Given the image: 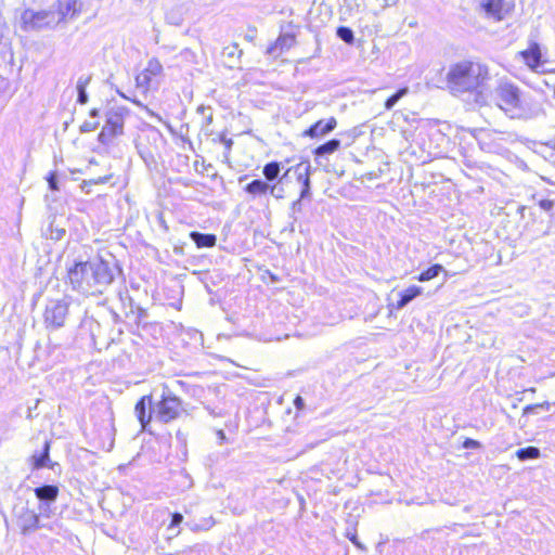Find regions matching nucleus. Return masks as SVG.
Here are the masks:
<instances>
[{
  "label": "nucleus",
  "mask_w": 555,
  "mask_h": 555,
  "mask_svg": "<svg viewBox=\"0 0 555 555\" xmlns=\"http://www.w3.org/2000/svg\"><path fill=\"white\" fill-rule=\"evenodd\" d=\"M183 521V516L180 513H173L171 515L170 524L167 530H175L179 527V525Z\"/></svg>",
  "instance_id": "34"
},
{
  "label": "nucleus",
  "mask_w": 555,
  "mask_h": 555,
  "mask_svg": "<svg viewBox=\"0 0 555 555\" xmlns=\"http://www.w3.org/2000/svg\"><path fill=\"white\" fill-rule=\"evenodd\" d=\"M493 96L498 107L511 118L532 119L544 115L542 102L522 94L520 88L508 79L498 81Z\"/></svg>",
  "instance_id": "3"
},
{
  "label": "nucleus",
  "mask_w": 555,
  "mask_h": 555,
  "mask_svg": "<svg viewBox=\"0 0 555 555\" xmlns=\"http://www.w3.org/2000/svg\"><path fill=\"white\" fill-rule=\"evenodd\" d=\"M340 144H341L340 140L332 139V140H330V141L319 145L314 150V154L318 157H322V156L332 154V153L336 152L340 147Z\"/></svg>",
  "instance_id": "21"
},
{
  "label": "nucleus",
  "mask_w": 555,
  "mask_h": 555,
  "mask_svg": "<svg viewBox=\"0 0 555 555\" xmlns=\"http://www.w3.org/2000/svg\"><path fill=\"white\" fill-rule=\"evenodd\" d=\"M538 205L542 210L551 212L555 206V202L552 199H541Z\"/></svg>",
  "instance_id": "36"
},
{
  "label": "nucleus",
  "mask_w": 555,
  "mask_h": 555,
  "mask_svg": "<svg viewBox=\"0 0 555 555\" xmlns=\"http://www.w3.org/2000/svg\"><path fill=\"white\" fill-rule=\"evenodd\" d=\"M270 185L266 180L255 179L244 186V191L253 197H260L269 193Z\"/></svg>",
  "instance_id": "17"
},
{
  "label": "nucleus",
  "mask_w": 555,
  "mask_h": 555,
  "mask_svg": "<svg viewBox=\"0 0 555 555\" xmlns=\"http://www.w3.org/2000/svg\"><path fill=\"white\" fill-rule=\"evenodd\" d=\"M409 93V88L403 87L398 89L392 95L385 101V108L390 111L403 96Z\"/></svg>",
  "instance_id": "26"
},
{
  "label": "nucleus",
  "mask_w": 555,
  "mask_h": 555,
  "mask_svg": "<svg viewBox=\"0 0 555 555\" xmlns=\"http://www.w3.org/2000/svg\"><path fill=\"white\" fill-rule=\"evenodd\" d=\"M479 7L487 17L499 22L514 10L515 0H479Z\"/></svg>",
  "instance_id": "9"
},
{
  "label": "nucleus",
  "mask_w": 555,
  "mask_h": 555,
  "mask_svg": "<svg viewBox=\"0 0 555 555\" xmlns=\"http://www.w3.org/2000/svg\"><path fill=\"white\" fill-rule=\"evenodd\" d=\"M184 413L186 408L182 400L165 386L159 399L155 401V420L167 424L180 418Z\"/></svg>",
  "instance_id": "4"
},
{
  "label": "nucleus",
  "mask_w": 555,
  "mask_h": 555,
  "mask_svg": "<svg viewBox=\"0 0 555 555\" xmlns=\"http://www.w3.org/2000/svg\"><path fill=\"white\" fill-rule=\"evenodd\" d=\"M77 102L82 105L86 104L89 99L86 89H77Z\"/></svg>",
  "instance_id": "40"
},
{
  "label": "nucleus",
  "mask_w": 555,
  "mask_h": 555,
  "mask_svg": "<svg viewBox=\"0 0 555 555\" xmlns=\"http://www.w3.org/2000/svg\"><path fill=\"white\" fill-rule=\"evenodd\" d=\"M236 50H237V44H233L231 47L224 48L223 54L227 55L228 57H233Z\"/></svg>",
  "instance_id": "44"
},
{
  "label": "nucleus",
  "mask_w": 555,
  "mask_h": 555,
  "mask_svg": "<svg viewBox=\"0 0 555 555\" xmlns=\"http://www.w3.org/2000/svg\"><path fill=\"white\" fill-rule=\"evenodd\" d=\"M125 111L122 108L109 109L105 114V125L98 135V141L108 145L112 141L124 133Z\"/></svg>",
  "instance_id": "6"
},
{
  "label": "nucleus",
  "mask_w": 555,
  "mask_h": 555,
  "mask_svg": "<svg viewBox=\"0 0 555 555\" xmlns=\"http://www.w3.org/2000/svg\"><path fill=\"white\" fill-rule=\"evenodd\" d=\"M89 116L93 120H85L81 124L79 130L82 133L94 131L100 125V121H99L100 111L98 108H92L89 113Z\"/></svg>",
  "instance_id": "22"
},
{
  "label": "nucleus",
  "mask_w": 555,
  "mask_h": 555,
  "mask_svg": "<svg viewBox=\"0 0 555 555\" xmlns=\"http://www.w3.org/2000/svg\"><path fill=\"white\" fill-rule=\"evenodd\" d=\"M122 270L109 253L87 261H76L67 270L72 287L83 295L102 294Z\"/></svg>",
  "instance_id": "1"
},
{
  "label": "nucleus",
  "mask_w": 555,
  "mask_h": 555,
  "mask_svg": "<svg viewBox=\"0 0 555 555\" xmlns=\"http://www.w3.org/2000/svg\"><path fill=\"white\" fill-rule=\"evenodd\" d=\"M47 181H48L50 190H52V191L59 190L56 172H50L49 176L47 177Z\"/></svg>",
  "instance_id": "37"
},
{
  "label": "nucleus",
  "mask_w": 555,
  "mask_h": 555,
  "mask_svg": "<svg viewBox=\"0 0 555 555\" xmlns=\"http://www.w3.org/2000/svg\"><path fill=\"white\" fill-rule=\"evenodd\" d=\"M516 456L520 461L534 460L540 456V450L537 447H527L517 450Z\"/></svg>",
  "instance_id": "25"
},
{
  "label": "nucleus",
  "mask_w": 555,
  "mask_h": 555,
  "mask_svg": "<svg viewBox=\"0 0 555 555\" xmlns=\"http://www.w3.org/2000/svg\"><path fill=\"white\" fill-rule=\"evenodd\" d=\"M134 414L141 425L142 430H147L153 416L155 417V401L152 395H146L140 398L135 403Z\"/></svg>",
  "instance_id": "11"
},
{
  "label": "nucleus",
  "mask_w": 555,
  "mask_h": 555,
  "mask_svg": "<svg viewBox=\"0 0 555 555\" xmlns=\"http://www.w3.org/2000/svg\"><path fill=\"white\" fill-rule=\"evenodd\" d=\"M337 37L346 43H352L354 41V35L351 28L347 26H339L336 29Z\"/></svg>",
  "instance_id": "28"
},
{
  "label": "nucleus",
  "mask_w": 555,
  "mask_h": 555,
  "mask_svg": "<svg viewBox=\"0 0 555 555\" xmlns=\"http://www.w3.org/2000/svg\"><path fill=\"white\" fill-rule=\"evenodd\" d=\"M423 294V287L412 285L399 293V300L395 305L397 310H401L406 307L412 300Z\"/></svg>",
  "instance_id": "16"
},
{
  "label": "nucleus",
  "mask_w": 555,
  "mask_h": 555,
  "mask_svg": "<svg viewBox=\"0 0 555 555\" xmlns=\"http://www.w3.org/2000/svg\"><path fill=\"white\" fill-rule=\"evenodd\" d=\"M152 81V76L144 69L135 77V85L138 88L147 90Z\"/></svg>",
  "instance_id": "29"
},
{
  "label": "nucleus",
  "mask_w": 555,
  "mask_h": 555,
  "mask_svg": "<svg viewBox=\"0 0 555 555\" xmlns=\"http://www.w3.org/2000/svg\"><path fill=\"white\" fill-rule=\"evenodd\" d=\"M33 469H40L42 467L48 466L52 470H55V467H59V463H52L50 461V441L46 440L43 444V449L39 453H34L30 457Z\"/></svg>",
  "instance_id": "15"
},
{
  "label": "nucleus",
  "mask_w": 555,
  "mask_h": 555,
  "mask_svg": "<svg viewBox=\"0 0 555 555\" xmlns=\"http://www.w3.org/2000/svg\"><path fill=\"white\" fill-rule=\"evenodd\" d=\"M521 55L529 67H539L541 63V51L538 43H532L527 50L521 52Z\"/></svg>",
  "instance_id": "18"
},
{
  "label": "nucleus",
  "mask_w": 555,
  "mask_h": 555,
  "mask_svg": "<svg viewBox=\"0 0 555 555\" xmlns=\"http://www.w3.org/2000/svg\"><path fill=\"white\" fill-rule=\"evenodd\" d=\"M537 406H538V410H542V411H550L551 409V403L547 402V401H544L542 403H537Z\"/></svg>",
  "instance_id": "46"
},
{
  "label": "nucleus",
  "mask_w": 555,
  "mask_h": 555,
  "mask_svg": "<svg viewBox=\"0 0 555 555\" xmlns=\"http://www.w3.org/2000/svg\"><path fill=\"white\" fill-rule=\"evenodd\" d=\"M40 515L27 507H23L20 511L16 517V525L23 535H29L39 529Z\"/></svg>",
  "instance_id": "12"
},
{
  "label": "nucleus",
  "mask_w": 555,
  "mask_h": 555,
  "mask_svg": "<svg viewBox=\"0 0 555 555\" xmlns=\"http://www.w3.org/2000/svg\"><path fill=\"white\" fill-rule=\"evenodd\" d=\"M539 411L537 404H529L524 408L522 415L538 414Z\"/></svg>",
  "instance_id": "42"
},
{
  "label": "nucleus",
  "mask_w": 555,
  "mask_h": 555,
  "mask_svg": "<svg viewBox=\"0 0 555 555\" xmlns=\"http://www.w3.org/2000/svg\"><path fill=\"white\" fill-rule=\"evenodd\" d=\"M142 314H144V310H141L139 319L141 318Z\"/></svg>",
  "instance_id": "53"
},
{
  "label": "nucleus",
  "mask_w": 555,
  "mask_h": 555,
  "mask_svg": "<svg viewBox=\"0 0 555 555\" xmlns=\"http://www.w3.org/2000/svg\"><path fill=\"white\" fill-rule=\"evenodd\" d=\"M91 80V76H80L77 80V89H86Z\"/></svg>",
  "instance_id": "41"
},
{
  "label": "nucleus",
  "mask_w": 555,
  "mask_h": 555,
  "mask_svg": "<svg viewBox=\"0 0 555 555\" xmlns=\"http://www.w3.org/2000/svg\"><path fill=\"white\" fill-rule=\"evenodd\" d=\"M490 79L486 65L472 61H463L452 65L447 74V85L451 93H475V101L479 105L487 102V81Z\"/></svg>",
  "instance_id": "2"
},
{
  "label": "nucleus",
  "mask_w": 555,
  "mask_h": 555,
  "mask_svg": "<svg viewBox=\"0 0 555 555\" xmlns=\"http://www.w3.org/2000/svg\"><path fill=\"white\" fill-rule=\"evenodd\" d=\"M156 551H157V553H159V554H162V555H180V552L167 553V552L165 551V546H164V545H160V544L156 546Z\"/></svg>",
  "instance_id": "45"
},
{
  "label": "nucleus",
  "mask_w": 555,
  "mask_h": 555,
  "mask_svg": "<svg viewBox=\"0 0 555 555\" xmlns=\"http://www.w3.org/2000/svg\"><path fill=\"white\" fill-rule=\"evenodd\" d=\"M337 126V121L335 117H331L326 120H318L313 125H311L305 132L304 135L310 138H319L324 137L327 133L332 132Z\"/></svg>",
  "instance_id": "14"
},
{
  "label": "nucleus",
  "mask_w": 555,
  "mask_h": 555,
  "mask_svg": "<svg viewBox=\"0 0 555 555\" xmlns=\"http://www.w3.org/2000/svg\"><path fill=\"white\" fill-rule=\"evenodd\" d=\"M61 528H62V525L57 520L50 521V522H43L40 520L39 529H46L50 532L60 533Z\"/></svg>",
  "instance_id": "33"
},
{
  "label": "nucleus",
  "mask_w": 555,
  "mask_h": 555,
  "mask_svg": "<svg viewBox=\"0 0 555 555\" xmlns=\"http://www.w3.org/2000/svg\"><path fill=\"white\" fill-rule=\"evenodd\" d=\"M68 307L65 299L49 300L43 314L47 327L56 330L64 326Z\"/></svg>",
  "instance_id": "8"
},
{
  "label": "nucleus",
  "mask_w": 555,
  "mask_h": 555,
  "mask_svg": "<svg viewBox=\"0 0 555 555\" xmlns=\"http://www.w3.org/2000/svg\"><path fill=\"white\" fill-rule=\"evenodd\" d=\"M82 9L81 0H57V24L76 18Z\"/></svg>",
  "instance_id": "13"
},
{
  "label": "nucleus",
  "mask_w": 555,
  "mask_h": 555,
  "mask_svg": "<svg viewBox=\"0 0 555 555\" xmlns=\"http://www.w3.org/2000/svg\"><path fill=\"white\" fill-rule=\"evenodd\" d=\"M404 120L406 121L408 120V116L401 112V111H396L393 114H392V119L390 121L391 125H396L398 124L400 120Z\"/></svg>",
  "instance_id": "38"
},
{
  "label": "nucleus",
  "mask_w": 555,
  "mask_h": 555,
  "mask_svg": "<svg viewBox=\"0 0 555 555\" xmlns=\"http://www.w3.org/2000/svg\"><path fill=\"white\" fill-rule=\"evenodd\" d=\"M294 41H295L294 36H291V35L280 36L278 38L275 44L273 47L269 48L268 52L273 53L278 48H280L281 50L288 49Z\"/></svg>",
  "instance_id": "27"
},
{
  "label": "nucleus",
  "mask_w": 555,
  "mask_h": 555,
  "mask_svg": "<svg viewBox=\"0 0 555 555\" xmlns=\"http://www.w3.org/2000/svg\"><path fill=\"white\" fill-rule=\"evenodd\" d=\"M197 113L202 114L204 116L205 125L209 126L212 124L214 116L212 111L210 107H206L204 105H201L197 107Z\"/></svg>",
  "instance_id": "32"
},
{
  "label": "nucleus",
  "mask_w": 555,
  "mask_h": 555,
  "mask_svg": "<svg viewBox=\"0 0 555 555\" xmlns=\"http://www.w3.org/2000/svg\"><path fill=\"white\" fill-rule=\"evenodd\" d=\"M212 517L204 518L202 524H188L193 531L208 530L214 526Z\"/></svg>",
  "instance_id": "31"
},
{
  "label": "nucleus",
  "mask_w": 555,
  "mask_h": 555,
  "mask_svg": "<svg viewBox=\"0 0 555 555\" xmlns=\"http://www.w3.org/2000/svg\"><path fill=\"white\" fill-rule=\"evenodd\" d=\"M218 435H219V438L224 439V433H223V430H219Z\"/></svg>",
  "instance_id": "51"
},
{
  "label": "nucleus",
  "mask_w": 555,
  "mask_h": 555,
  "mask_svg": "<svg viewBox=\"0 0 555 555\" xmlns=\"http://www.w3.org/2000/svg\"><path fill=\"white\" fill-rule=\"evenodd\" d=\"M295 405L297 409H301L304 406V399L299 396L296 397L295 401H294Z\"/></svg>",
  "instance_id": "47"
},
{
  "label": "nucleus",
  "mask_w": 555,
  "mask_h": 555,
  "mask_svg": "<svg viewBox=\"0 0 555 555\" xmlns=\"http://www.w3.org/2000/svg\"><path fill=\"white\" fill-rule=\"evenodd\" d=\"M107 181V178H103V179H100L99 181H96V183L101 182V183H104Z\"/></svg>",
  "instance_id": "52"
},
{
  "label": "nucleus",
  "mask_w": 555,
  "mask_h": 555,
  "mask_svg": "<svg viewBox=\"0 0 555 555\" xmlns=\"http://www.w3.org/2000/svg\"><path fill=\"white\" fill-rule=\"evenodd\" d=\"M65 234V230H56V234L54 236L55 240H61Z\"/></svg>",
  "instance_id": "49"
},
{
  "label": "nucleus",
  "mask_w": 555,
  "mask_h": 555,
  "mask_svg": "<svg viewBox=\"0 0 555 555\" xmlns=\"http://www.w3.org/2000/svg\"><path fill=\"white\" fill-rule=\"evenodd\" d=\"M170 534L168 535L167 540L170 541L173 537H177L180 533V530H169Z\"/></svg>",
  "instance_id": "48"
},
{
  "label": "nucleus",
  "mask_w": 555,
  "mask_h": 555,
  "mask_svg": "<svg viewBox=\"0 0 555 555\" xmlns=\"http://www.w3.org/2000/svg\"><path fill=\"white\" fill-rule=\"evenodd\" d=\"M382 1H383V2H382V4H380V7H382L383 9H386L387 7H389V5H390V3H389V1H388V0H382Z\"/></svg>",
  "instance_id": "50"
},
{
  "label": "nucleus",
  "mask_w": 555,
  "mask_h": 555,
  "mask_svg": "<svg viewBox=\"0 0 555 555\" xmlns=\"http://www.w3.org/2000/svg\"><path fill=\"white\" fill-rule=\"evenodd\" d=\"M310 171L311 166L309 163H299L294 166V173L296 175V180L300 184V193L299 197L294 201L291 205V218L295 222L297 220V214L302 210V203L307 199H310L312 196L311 193V180H310Z\"/></svg>",
  "instance_id": "5"
},
{
  "label": "nucleus",
  "mask_w": 555,
  "mask_h": 555,
  "mask_svg": "<svg viewBox=\"0 0 555 555\" xmlns=\"http://www.w3.org/2000/svg\"><path fill=\"white\" fill-rule=\"evenodd\" d=\"M53 24L57 22L52 11L26 9L21 15V27L25 31H38Z\"/></svg>",
  "instance_id": "7"
},
{
  "label": "nucleus",
  "mask_w": 555,
  "mask_h": 555,
  "mask_svg": "<svg viewBox=\"0 0 555 555\" xmlns=\"http://www.w3.org/2000/svg\"><path fill=\"white\" fill-rule=\"evenodd\" d=\"M282 169V164L279 162L267 163L262 168V175L268 183L279 179Z\"/></svg>",
  "instance_id": "20"
},
{
  "label": "nucleus",
  "mask_w": 555,
  "mask_h": 555,
  "mask_svg": "<svg viewBox=\"0 0 555 555\" xmlns=\"http://www.w3.org/2000/svg\"><path fill=\"white\" fill-rule=\"evenodd\" d=\"M220 142H222L224 144L227 154H229L232 149V145H233V140L230 138H227L224 134H221Z\"/></svg>",
  "instance_id": "43"
},
{
  "label": "nucleus",
  "mask_w": 555,
  "mask_h": 555,
  "mask_svg": "<svg viewBox=\"0 0 555 555\" xmlns=\"http://www.w3.org/2000/svg\"><path fill=\"white\" fill-rule=\"evenodd\" d=\"M60 489L55 485H43L34 489L36 498L40 501L39 511L43 517L50 516V505L59 496Z\"/></svg>",
  "instance_id": "10"
},
{
  "label": "nucleus",
  "mask_w": 555,
  "mask_h": 555,
  "mask_svg": "<svg viewBox=\"0 0 555 555\" xmlns=\"http://www.w3.org/2000/svg\"><path fill=\"white\" fill-rule=\"evenodd\" d=\"M190 237L198 248L214 247L217 243V236L210 233L192 231Z\"/></svg>",
  "instance_id": "19"
},
{
  "label": "nucleus",
  "mask_w": 555,
  "mask_h": 555,
  "mask_svg": "<svg viewBox=\"0 0 555 555\" xmlns=\"http://www.w3.org/2000/svg\"><path fill=\"white\" fill-rule=\"evenodd\" d=\"M441 272H446L443 266L436 263L421 272L415 279L420 282H427L437 278Z\"/></svg>",
  "instance_id": "23"
},
{
  "label": "nucleus",
  "mask_w": 555,
  "mask_h": 555,
  "mask_svg": "<svg viewBox=\"0 0 555 555\" xmlns=\"http://www.w3.org/2000/svg\"><path fill=\"white\" fill-rule=\"evenodd\" d=\"M346 538H348L358 548L364 550L363 544L358 540L357 532L354 529H347Z\"/></svg>",
  "instance_id": "35"
},
{
  "label": "nucleus",
  "mask_w": 555,
  "mask_h": 555,
  "mask_svg": "<svg viewBox=\"0 0 555 555\" xmlns=\"http://www.w3.org/2000/svg\"><path fill=\"white\" fill-rule=\"evenodd\" d=\"M463 447L465 449H478L481 447V443L477 440H474L472 438H466L465 441L463 442Z\"/></svg>",
  "instance_id": "39"
},
{
  "label": "nucleus",
  "mask_w": 555,
  "mask_h": 555,
  "mask_svg": "<svg viewBox=\"0 0 555 555\" xmlns=\"http://www.w3.org/2000/svg\"><path fill=\"white\" fill-rule=\"evenodd\" d=\"M292 171H294V167L288 168L284 172V175L279 179L278 183H274V184L270 185V189H269V194L270 195H272L276 199L284 198V189L282 186H279V184L282 183V181L284 179H286Z\"/></svg>",
  "instance_id": "24"
},
{
  "label": "nucleus",
  "mask_w": 555,
  "mask_h": 555,
  "mask_svg": "<svg viewBox=\"0 0 555 555\" xmlns=\"http://www.w3.org/2000/svg\"><path fill=\"white\" fill-rule=\"evenodd\" d=\"M146 73H149L152 77L158 76L163 72V65L157 59H151L145 68Z\"/></svg>",
  "instance_id": "30"
}]
</instances>
